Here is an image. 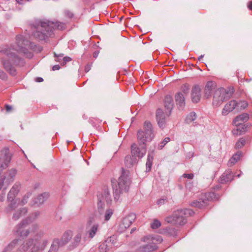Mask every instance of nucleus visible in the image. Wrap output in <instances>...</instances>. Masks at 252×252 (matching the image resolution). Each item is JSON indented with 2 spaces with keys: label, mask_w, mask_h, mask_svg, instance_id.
Segmentation results:
<instances>
[{
  "label": "nucleus",
  "mask_w": 252,
  "mask_h": 252,
  "mask_svg": "<svg viewBox=\"0 0 252 252\" xmlns=\"http://www.w3.org/2000/svg\"><path fill=\"white\" fill-rule=\"evenodd\" d=\"M99 52L98 51H95V52H94L93 53V57L95 58H97L99 54Z\"/></svg>",
  "instance_id": "338daca9"
},
{
  "label": "nucleus",
  "mask_w": 252,
  "mask_h": 252,
  "mask_svg": "<svg viewBox=\"0 0 252 252\" xmlns=\"http://www.w3.org/2000/svg\"><path fill=\"white\" fill-rule=\"evenodd\" d=\"M62 247L60 243V240L58 238H55L53 240L48 252H57L59 248Z\"/></svg>",
  "instance_id": "c85d7f7f"
},
{
  "label": "nucleus",
  "mask_w": 252,
  "mask_h": 252,
  "mask_svg": "<svg viewBox=\"0 0 252 252\" xmlns=\"http://www.w3.org/2000/svg\"><path fill=\"white\" fill-rule=\"evenodd\" d=\"M32 222L31 217H28L23 220L20 223L15 227V234L19 236L20 238L24 239L27 238L30 233L29 229H26V226Z\"/></svg>",
  "instance_id": "0eeeda50"
},
{
  "label": "nucleus",
  "mask_w": 252,
  "mask_h": 252,
  "mask_svg": "<svg viewBox=\"0 0 252 252\" xmlns=\"http://www.w3.org/2000/svg\"><path fill=\"white\" fill-rule=\"evenodd\" d=\"M154 240H156L159 243H161L163 241L162 238L159 236H158L156 238L152 237L151 236H147L142 238L141 241L143 242H146L148 240L153 241Z\"/></svg>",
  "instance_id": "7c9ffc66"
},
{
  "label": "nucleus",
  "mask_w": 252,
  "mask_h": 252,
  "mask_svg": "<svg viewBox=\"0 0 252 252\" xmlns=\"http://www.w3.org/2000/svg\"><path fill=\"white\" fill-rule=\"evenodd\" d=\"M234 178V175L230 169H227L221 175L220 178L221 184H226L231 182Z\"/></svg>",
  "instance_id": "6ab92c4d"
},
{
  "label": "nucleus",
  "mask_w": 252,
  "mask_h": 252,
  "mask_svg": "<svg viewBox=\"0 0 252 252\" xmlns=\"http://www.w3.org/2000/svg\"><path fill=\"white\" fill-rule=\"evenodd\" d=\"M0 54L7 57V60L2 58L1 62L4 69L11 76H15L17 75V71L14 66L22 67L25 64L24 60L12 52L10 48H5L0 50Z\"/></svg>",
  "instance_id": "f03ea898"
},
{
  "label": "nucleus",
  "mask_w": 252,
  "mask_h": 252,
  "mask_svg": "<svg viewBox=\"0 0 252 252\" xmlns=\"http://www.w3.org/2000/svg\"><path fill=\"white\" fill-rule=\"evenodd\" d=\"M72 236L73 232L72 231L68 230L65 231L60 240V243L61 246L63 247L66 245L71 239Z\"/></svg>",
  "instance_id": "5701e85b"
},
{
  "label": "nucleus",
  "mask_w": 252,
  "mask_h": 252,
  "mask_svg": "<svg viewBox=\"0 0 252 252\" xmlns=\"http://www.w3.org/2000/svg\"><path fill=\"white\" fill-rule=\"evenodd\" d=\"M65 14L68 17L70 18H72L73 16V14L69 11H66L65 12Z\"/></svg>",
  "instance_id": "052dcab7"
},
{
  "label": "nucleus",
  "mask_w": 252,
  "mask_h": 252,
  "mask_svg": "<svg viewBox=\"0 0 252 252\" xmlns=\"http://www.w3.org/2000/svg\"><path fill=\"white\" fill-rule=\"evenodd\" d=\"M82 239V235L81 233H77L72 240L71 243L68 246V250L72 251L77 248L80 244Z\"/></svg>",
  "instance_id": "4be33fe9"
},
{
  "label": "nucleus",
  "mask_w": 252,
  "mask_h": 252,
  "mask_svg": "<svg viewBox=\"0 0 252 252\" xmlns=\"http://www.w3.org/2000/svg\"><path fill=\"white\" fill-rule=\"evenodd\" d=\"M49 194L47 192H44L38 195L36 197H35L33 200V204L39 206L40 205L43 203V202L48 198Z\"/></svg>",
  "instance_id": "393cba45"
},
{
  "label": "nucleus",
  "mask_w": 252,
  "mask_h": 252,
  "mask_svg": "<svg viewBox=\"0 0 252 252\" xmlns=\"http://www.w3.org/2000/svg\"><path fill=\"white\" fill-rule=\"evenodd\" d=\"M164 104L166 115L169 116L174 107V101L171 95L167 94L165 95Z\"/></svg>",
  "instance_id": "ddd939ff"
},
{
  "label": "nucleus",
  "mask_w": 252,
  "mask_h": 252,
  "mask_svg": "<svg viewBox=\"0 0 252 252\" xmlns=\"http://www.w3.org/2000/svg\"><path fill=\"white\" fill-rule=\"evenodd\" d=\"M249 114L246 113H244L235 117V118L233 120V123L234 124L240 123L241 124H243L242 123H245L247 122L249 120Z\"/></svg>",
  "instance_id": "cd10ccee"
},
{
  "label": "nucleus",
  "mask_w": 252,
  "mask_h": 252,
  "mask_svg": "<svg viewBox=\"0 0 252 252\" xmlns=\"http://www.w3.org/2000/svg\"><path fill=\"white\" fill-rule=\"evenodd\" d=\"M136 219V215L134 213H130L125 218H123L121 222L119 225L118 231L120 232H122L125 231L128 227H129L132 222Z\"/></svg>",
  "instance_id": "9b49d317"
},
{
  "label": "nucleus",
  "mask_w": 252,
  "mask_h": 252,
  "mask_svg": "<svg viewBox=\"0 0 252 252\" xmlns=\"http://www.w3.org/2000/svg\"><path fill=\"white\" fill-rule=\"evenodd\" d=\"M154 159L153 154H149L147 157V161L153 162V160Z\"/></svg>",
  "instance_id": "864d4df0"
},
{
  "label": "nucleus",
  "mask_w": 252,
  "mask_h": 252,
  "mask_svg": "<svg viewBox=\"0 0 252 252\" xmlns=\"http://www.w3.org/2000/svg\"><path fill=\"white\" fill-rule=\"evenodd\" d=\"M28 48L36 51L41 52L42 48L40 46L36 45L34 43L31 42Z\"/></svg>",
  "instance_id": "72a5a7b5"
},
{
  "label": "nucleus",
  "mask_w": 252,
  "mask_h": 252,
  "mask_svg": "<svg viewBox=\"0 0 252 252\" xmlns=\"http://www.w3.org/2000/svg\"><path fill=\"white\" fill-rule=\"evenodd\" d=\"M219 198L220 196L213 192H206L202 194L198 200L191 202L190 205L194 207L202 208L208 205L209 201H217Z\"/></svg>",
  "instance_id": "39448f33"
},
{
  "label": "nucleus",
  "mask_w": 252,
  "mask_h": 252,
  "mask_svg": "<svg viewBox=\"0 0 252 252\" xmlns=\"http://www.w3.org/2000/svg\"><path fill=\"white\" fill-rule=\"evenodd\" d=\"M170 141V138L168 137H165L162 141L158 145V149L161 150L165 145Z\"/></svg>",
  "instance_id": "4c0bfd02"
},
{
  "label": "nucleus",
  "mask_w": 252,
  "mask_h": 252,
  "mask_svg": "<svg viewBox=\"0 0 252 252\" xmlns=\"http://www.w3.org/2000/svg\"><path fill=\"white\" fill-rule=\"evenodd\" d=\"M19 191V185L15 184L11 189L9 192L12 193L13 195L16 196V195L18 194Z\"/></svg>",
  "instance_id": "e433bc0d"
},
{
  "label": "nucleus",
  "mask_w": 252,
  "mask_h": 252,
  "mask_svg": "<svg viewBox=\"0 0 252 252\" xmlns=\"http://www.w3.org/2000/svg\"><path fill=\"white\" fill-rule=\"evenodd\" d=\"M183 176L184 178H188L189 179H192L193 178L194 175L192 173H190V174L185 173L183 174Z\"/></svg>",
  "instance_id": "8fccbe9b"
},
{
  "label": "nucleus",
  "mask_w": 252,
  "mask_h": 252,
  "mask_svg": "<svg viewBox=\"0 0 252 252\" xmlns=\"http://www.w3.org/2000/svg\"><path fill=\"white\" fill-rule=\"evenodd\" d=\"M16 170L15 169H12L8 172V176L10 177V179H13V178L16 175Z\"/></svg>",
  "instance_id": "a19ab883"
},
{
  "label": "nucleus",
  "mask_w": 252,
  "mask_h": 252,
  "mask_svg": "<svg viewBox=\"0 0 252 252\" xmlns=\"http://www.w3.org/2000/svg\"><path fill=\"white\" fill-rule=\"evenodd\" d=\"M237 102L235 100H232L229 101L224 106L223 108L221 114L223 116L227 115L229 112L232 111L235 108H236Z\"/></svg>",
  "instance_id": "a211bd4d"
},
{
  "label": "nucleus",
  "mask_w": 252,
  "mask_h": 252,
  "mask_svg": "<svg viewBox=\"0 0 252 252\" xmlns=\"http://www.w3.org/2000/svg\"><path fill=\"white\" fill-rule=\"evenodd\" d=\"M91 66L92 65L89 64H88L86 65L85 68V71L86 72H88L90 70V69L91 68Z\"/></svg>",
  "instance_id": "bf43d9fd"
},
{
  "label": "nucleus",
  "mask_w": 252,
  "mask_h": 252,
  "mask_svg": "<svg viewBox=\"0 0 252 252\" xmlns=\"http://www.w3.org/2000/svg\"><path fill=\"white\" fill-rule=\"evenodd\" d=\"M5 109L7 112H10L12 109V107L8 104H5Z\"/></svg>",
  "instance_id": "5fc2aeb1"
},
{
  "label": "nucleus",
  "mask_w": 252,
  "mask_h": 252,
  "mask_svg": "<svg viewBox=\"0 0 252 252\" xmlns=\"http://www.w3.org/2000/svg\"><path fill=\"white\" fill-rule=\"evenodd\" d=\"M47 243L46 240L41 242L37 238H30L27 240V245H29L28 252H38L42 251L45 248Z\"/></svg>",
  "instance_id": "6e6552de"
},
{
  "label": "nucleus",
  "mask_w": 252,
  "mask_h": 252,
  "mask_svg": "<svg viewBox=\"0 0 252 252\" xmlns=\"http://www.w3.org/2000/svg\"><path fill=\"white\" fill-rule=\"evenodd\" d=\"M182 92L186 94H188V92H189V85H187V84H184L182 87Z\"/></svg>",
  "instance_id": "49530a36"
},
{
  "label": "nucleus",
  "mask_w": 252,
  "mask_h": 252,
  "mask_svg": "<svg viewBox=\"0 0 252 252\" xmlns=\"http://www.w3.org/2000/svg\"><path fill=\"white\" fill-rule=\"evenodd\" d=\"M215 86V83L213 81H208L204 89V96L206 98H210L212 95V92Z\"/></svg>",
  "instance_id": "a878e982"
},
{
  "label": "nucleus",
  "mask_w": 252,
  "mask_h": 252,
  "mask_svg": "<svg viewBox=\"0 0 252 252\" xmlns=\"http://www.w3.org/2000/svg\"><path fill=\"white\" fill-rule=\"evenodd\" d=\"M106 242L107 241H105V243H103L99 246V250L100 252H107L109 250L108 246L106 244Z\"/></svg>",
  "instance_id": "c9c22d12"
},
{
  "label": "nucleus",
  "mask_w": 252,
  "mask_h": 252,
  "mask_svg": "<svg viewBox=\"0 0 252 252\" xmlns=\"http://www.w3.org/2000/svg\"><path fill=\"white\" fill-rule=\"evenodd\" d=\"M175 99L178 108L180 110H183L186 105L184 94L181 92H178L176 94Z\"/></svg>",
  "instance_id": "dca6fc26"
},
{
  "label": "nucleus",
  "mask_w": 252,
  "mask_h": 252,
  "mask_svg": "<svg viewBox=\"0 0 252 252\" xmlns=\"http://www.w3.org/2000/svg\"><path fill=\"white\" fill-rule=\"evenodd\" d=\"M130 183V182L128 176L124 172H122L117 184H114L113 180L111 179L113 196L115 201L119 200L121 194L124 192H126L128 191Z\"/></svg>",
  "instance_id": "7ed1b4c3"
},
{
  "label": "nucleus",
  "mask_w": 252,
  "mask_h": 252,
  "mask_svg": "<svg viewBox=\"0 0 252 252\" xmlns=\"http://www.w3.org/2000/svg\"><path fill=\"white\" fill-rule=\"evenodd\" d=\"M147 134L142 130H139L137 133V137L140 145H146V142L152 141V139L147 138Z\"/></svg>",
  "instance_id": "b1692460"
},
{
  "label": "nucleus",
  "mask_w": 252,
  "mask_h": 252,
  "mask_svg": "<svg viewBox=\"0 0 252 252\" xmlns=\"http://www.w3.org/2000/svg\"><path fill=\"white\" fill-rule=\"evenodd\" d=\"M196 119V115L194 112H190L186 117V121L187 123L190 124Z\"/></svg>",
  "instance_id": "2f4dec72"
},
{
  "label": "nucleus",
  "mask_w": 252,
  "mask_h": 252,
  "mask_svg": "<svg viewBox=\"0 0 252 252\" xmlns=\"http://www.w3.org/2000/svg\"><path fill=\"white\" fill-rule=\"evenodd\" d=\"M136 162V159L135 158H134V157H131L129 155H127L125 158V163L126 165L128 168H130L131 166H132L134 163Z\"/></svg>",
  "instance_id": "c756f323"
},
{
  "label": "nucleus",
  "mask_w": 252,
  "mask_h": 252,
  "mask_svg": "<svg viewBox=\"0 0 252 252\" xmlns=\"http://www.w3.org/2000/svg\"><path fill=\"white\" fill-rule=\"evenodd\" d=\"M147 135V138L153 139L154 137V133L153 126L150 122L145 121L144 124V130Z\"/></svg>",
  "instance_id": "f3484780"
},
{
  "label": "nucleus",
  "mask_w": 252,
  "mask_h": 252,
  "mask_svg": "<svg viewBox=\"0 0 252 252\" xmlns=\"http://www.w3.org/2000/svg\"><path fill=\"white\" fill-rule=\"evenodd\" d=\"M236 162H237L235 160V158L232 157L228 161L227 165L228 166L231 167L234 165Z\"/></svg>",
  "instance_id": "37998d69"
},
{
  "label": "nucleus",
  "mask_w": 252,
  "mask_h": 252,
  "mask_svg": "<svg viewBox=\"0 0 252 252\" xmlns=\"http://www.w3.org/2000/svg\"><path fill=\"white\" fill-rule=\"evenodd\" d=\"M15 197V196L13 195L12 193H10L9 192L7 194V199L8 201L12 202L14 200V198Z\"/></svg>",
  "instance_id": "09e8293b"
},
{
  "label": "nucleus",
  "mask_w": 252,
  "mask_h": 252,
  "mask_svg": "<svg viewBox=\"0 0 252 252\" xmlns=\"http://www.w3.org/2000/svg\"><path fill=\"white\" fill-rule=\"evenodd\" d=\"M194 214L191 209H179L174 211L172 216L166 217L165 220L169 223L183 225L187 222V218L192 216Z\"/></svg>",
  "instance_id": "20e7f679"
},
{
  "label": "nucleus",
  "mask_w": 252,
  "mask_h": 252,
  "mask_svg": "<svg viewBox=\"0 0 252 252\" xmlns=\"http://www.w3.org/2000/svg\"><path fill=\"white\" fill-rule=\"evenodd\" d=\"M248 7L250 10L252 11V0L249 2Z\"/></svg>",
  "instance_id": "774afa93"
},
{
  "label": "nucleus",
  "mask_w": 252,
  "mask_h": 252,
  "mask_svg": "<svg viewBox=\"0 0 252 252\" xmlns=\"http://www.w3.org/2000/svg\"><path fill=\"white\" fill-rule=\"evenodd\" d=\"M105 220H108L110 218V209H107L106 210L105 214Z\"/></svg>",
  "instance_id": "a18cd8bd"
},
{
  "label": "nucleus",
  "mask_w": 252,
  "mask_h": 252,
  "mask_svg": "<svg viewBox=\"0 0 252 252\" xmlns=\"http://www.w3.org/2000/svg\"><path fill=\"white\" fill-rule=\"evenodd\" d=\"M28 198H29V196H26V195H25L23 197L22 201V202L23 204H25L27 203Z\"/></svg>",
  "instance_id": "4d7b16f0"
},
{
  "label": "nucleus",
  "mask_w": 252,
  "mask_h": 252,
  "mask_svg": "<svg viewBox=\"0 0 252 252\" xmlns=\"http://www.w3.org/2000/svg\"><path fill=\"white\" fill-rule=\"evenodd\" d=\"M90 124L92 125V126L94 127H97L98 126V124L94 122V121L93 119H90L89 121Z\"/></svg>",
  "instance_id": "603ef678"
},
{
  "label": "nucleus",
  "mask_w": 252,
  "mask_h": 252,
  "mask_svg": "<svg viewBox=\"0 0 252 252\" xmlns=\"http://www.w3.org/2000/svg\"><path fill=\"white\" fill-rule=\"evenodd\" d=\"M242 153L241 152H237L235 154L233 155L232 157L235 158V160L237 162L242 156Z\"/></svg>",
  "instance_id": "79ce46f5"
},
{
  "label": "nucleus",
  "mask_w": 252,
  "mask_h": 252,
  "mask_svg": "<svg viewBox=\"0 0 252 252\" xmlns=\"http://www.w3.org/2000/svg\"><path fill=\"white\" fill-rule=\"evenodd\" d=\"M156 119L158 126L163 128L165 126V117L163 110L158 108L156 112Z\"/></svg>",
  "instance_id": "2eb2a0df"
},
{
  "label": "nucleus",
  "mask_w": 252,
  "mask_h": 252,
  "mask_svg": "<svg viewBox=\"0 0 252 252\" xmlns=\"http://www.w3.org/2000/svg\"><path fill=\"white\" fill-rule=\"evenodd\" d=\"M237 126V128L234 129L232 130V133L234 135H241L242 133L247 130L248 126L245 124H241L240 123L235 124Z\"/></svg>",
  "instance_id": "bb28decb"
},
{
  "label": "nucleus",
  "mask_w": 252,
  "mask_h": 252,
  "mask_svg": "<svg viewBox=\"0 0 252 252\" xmlns=\"http://www.w3.org/2000/svg\"><path fill=\"white\" fill-rule=\"evenodd\" d=\"M27 240L24 242L21 238L13 239L3 250L2 252H26L28 251Z\"/></svg>",
  "instance_id": "423d86ee"
},
{
  "label": "nucleus",
  "mask_w": 252,
  "mask_h": 252,
  "mask_svg": "<svg viewBox=\"0 0 252 252\" xmlns=\"http://www.w3.org/2000/svg\"><path fill=\"white\" fill-rule=\"evenodd\" d=\"M152 163L153 162H152L147 161L146 166V169L148 171H149L151 170Z\"/></svg>",
  "instance_id": "3c124183"
},
{
  "label": "nucleus",
  "mask_w": 252,
  "mask_h": 252,
  "mask_svg": "<svg viewBox=\"0 0 252 252\" xmlns=\"http://www.w3.org/2000/svg\"><path fill=\"white\" fill-rule=\"evenodd\" d=\"M97 197L98 198L97 210L99 214L101 215L104 212V204L102 202V200H105L107 204H108L110 201L109 189L108 188L105 189L103 193L100 192H98L97 193Z\"/></svg>",
  "instance_id": "1a4fd4ad"
},
{
  "label": "nucleus",
  "mask_w": 252,
  "mask_h": 252,
  "mask_svg": "<svg viewBox=\"0 0 252 252\" xmlns=\"http://www.w3.org/2000/svg\"><path fill=\"white\" fill-rule=\"evenodd\" d=\"M33 30V37L39 40H45L49 37H51L54 34L55 29L63 30L65 29V25L63 23L53 22L49 21H38L31 25Z\"/></svg>",
  "instance_id": "f257e3e1"
},
{
  "label": "nucleus",
  "mask_w": 252,
  "mask_h": 252,
  "mask_svg": "<svg viewBox=\"0 0 252 252\" xmlns=\"http://www.w3.org/2000/svg\"><path fill=\"white\" fill-rule=\"evenodd\" d=\"M19 212L21 213V215L25 214L27 212V209L26 208H23L18 211Z\"/></svg>",
  "instance_id": "13d9d810"
},
{
  "label": "nucleus",
  "mask_w": 252,
  "mask_h": 252,
  "mask_svg": "<svg viewBox=\"0 0 252 252\" xmlns=\"http://www.w3.org/2000/svg\"><path fill=\"white\" fill-rule=\"evenodd\" d=\"M227 94L228 93L222 88H219L216 90L215 92L213 97V106L216 107L220 106L224 100L227 99Z\"/></svg>",
  "instance_id": "9d476101"
},
{
  "label": "nucleus",
  "mask_w": 252,
  "mask_h": 252,
  "mask_svg": "<svg viewBox=\"0 0 252 252\" xmlns=\"http://www.w3.org/2000/svg\"><path fill=\"white\" fill-rule=\"evenodd\" d=\"M21 216V213L17 211L16 213L13 214L12 218L14 220H16L19 219Z\"/></svg>",
  "instance_id": "c03bdc74"
},
{
  "label": "nucleus",
  "mask_w": 252,
  "mask_h": 252,
  "mask_svg": "<svg viewBox=\"0 0 252 252\" xmlns=\"http://www.w3.org/2000/svg\"><path fill=\"white\" fill-rule=\"evenodd\" d=\"M147 241L148 244L141 246L138 248V250L142 252H151L155 251L157 248V245L152 241Z\"/></svg>",
  "instance_id": "412c9836"
},
{
  "label": "nucleus",
  "mask_w": 252,
  "mask_h": 252,
  "mask_svg": "<svg viewBox=\"0 0 252 252\" xmlns=\"http://www.w3.org/2000/svg\"><path fill=\"white\" fill-rule=\"evenodd\" d=\"M141 148L139 149L137 145L133 143L131 146V150L132 157L142 158L146 153V145H140Z\"/></svg>",
  "instance_id": "f8f14e48"
},
{
  "label": "nucleus",
  "mask_w": 252,
  "mask_h": 252,
  "mask_svg": "<svg viewBox=\"0 0 252 252\" xmlns=\"http://www.w3.org/2000/svg\"><path fill=\"white\" fill-rule=\"evenodd\" d=\"M5 178H1L0 179V190L2 189L4 185Z\"/></svg>",
  "instance_id": "e2e57ef3"
},
{
  "label": "nucleus",
  "mask_w": 252,
  "mask_h": 252,
  "mask_svg": "<svg viewBox=\"0 0 252 252\" xmlns=\"http://www.w3.org/2000/svg\"><path fill=\"white\" fill-rule=\"evenodd\" d=\"M98 225L94 224V225L90 230L88 231L89 234V237L92 238L95 235L96 232L97 230Z\"/></svg>",
  "instance_id": "473e14b6"
},
{
  "label": "nucleus",
  "mask_w": 252,
  "mask_h": 252,
  "mask_svg": "<svg viewBox=\"0 0 252 252\" xmlns=\"http://www.w3.org/2000/svg\"><path fill=\"white\" fill-rule=\"evenodd\" d=\"M246 143L245 139L241 138L239 141L236 143L235 147L237 149H240L243 147Z\"/></svg>",
  "instance_id": "58836bf2"
},
{
  "label": "nucleus",
  "mask_w": 252,
  "mask_h": 252,
  "mask_svg": "<svg viewBox=\"0 0 252 252\" xmlns=\"http://www.w3.org/2000/svg\"><path fill=\"white\" fill-rule=\"evenodd\" d=\"M72 60V59L68 56L64 57L63 59V61H64V63H67L70 62Z\"/></svg>",
  "instance_id": "6e6d98bb"
},
{
  "label": "nucleus",
  "mask_w": 252,
  "mask_h": 252,
  "mask_svg": "<svg viewBox=\"0 0 252 252\" xmlns=\"http://www.w3.org/2000/svg\"><path fill=\"white\" fill-rule=\"evenodd\" d=\"M201 88L198 85L193 86L191 91V98L192 102L197 103L201 98Z\"/></svg>",
  "instance_id": "4468645a"
},
{
  "label": "nucleus",
  "mask_w": 252,
  "mask_h": 252,
  "mask_svg": "<svg viewBox=\"0 0 252 252\" xmlns=\"http://www.w3.org/2000/svg\"><path fill=\"white\" fill-rule=\"evenodd\" d=\"M35 81L37 82H42L43 81V79L42 77H38L35 78Z\"/></svg>",
  "instance_id": "69168bd1"
},
{
  "label": "nucleus",
  "mask_w": 252,
  "mask_h": 252,
  "mask_svg": "<svg viewBox=\"0 0 252 252\" xmlns=\"http://www.w3.org/2000/svg\"><path fill=\"white\" fill-rule=\"evenodd\" d=\"M161 225V223L157 220H155L153 223L151 224V227L152 229H157Z\"/></svg>",
  "instance_id": "ea45409f"
},
{
  "label": "nucleus",
  "mask_w": 252,
  "mask_h": 252,
  "mask_svg": "<svg viewBox=\"0 0 252 252\" xmlns=\"http://www.w3.org/2000/svg\"><path fill=\"white\" fill-rule=\"evenodd\" d=\"M248 106V103L245 101H241L237 102L236 109L238 110H242L245 109Z\"/></svg>",
  "instance_id": "f704fd0d"
},
{
  "label": "nucleus",
  "mask_w": 252,
  "mask_h": 252,
  "mask_svg": "<svg viewBox=\"0 0 252 252\" xmlns=\"http://www.w3.org/2000/svg\"><path fill=\"white\" fill-rule=\"evenodd\" d=\"M54 57L56 58H62L64 56V54L63 53L57 54V53H54Z\"/></svg>",
  "instance_id": "0e129e2a"
},
{
  "label": "nucleus",
  "mask_w": 252,
  "mask_h": 252,
  "mask_svg": "<svg viewBox=\"0 0 252 252\" xmlns=\"http://www.w3.org/2000/svg\"><path fill=\"white\" fill-rule=\"evenodd\" d=\"M60 66L59 64H56L52 67V70L55 71L60 69Z\"/></svg>",
  "instance_id": "680f3d73"
},
{
  "label": "nucleus",
  "mask_w": 252,
  "mask_h": 252,
  "mask_svg": "<svg viewBox=\"0 0 252 252\" xmlns=\"http://www.w3.org/2000/svg\"><path fill=\"white\" fill-rule=\"evenodd\" d=\"M16 40L18 46L23 50L27 49L31 42L30 40L25 39L22 35H17L16 37Z\"/></svg>",
  "instance_id": "aec40b11"
},
{
  "label": "nucleus",
  "mask_w": 252,
  "mask_h": 252,
  "mask_svg": "<svg viewBox=\"0 0 252 252\" xmlns=\"http://www.w3.org/2000/svg\"><path fill=\"white\" fill-rule=\"evenodd\" d=\"M0 78L3 80H5L7 78V76L5 73L0 69Z\"/></svg>",
  "instance_id": "de8ad7c7"
}]
</instances>
